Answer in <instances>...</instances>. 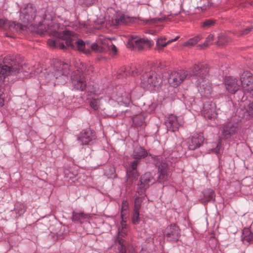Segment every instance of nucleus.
Here are the masks:
<instances>
[{
    "mask_svg": "<svg viewBox=\"0 0 253 253\" xmlns=\"http://www.w3.org/2000/svg\"><path fill=\"white\" fill-rule=\"evenodd\" d=\"M76 44L78 50L81 51H84L85 48V43L82 40H79L77 41L76 42Z\"/></svg>",
    "mask_w": 253,
    "mask_h": 253,
    "instance_id": "obj_49",
    "label": "nucleus"
},
{
    "mask_svg": "<svg viewBox=\"0 0 253 253\" xmlns=\"http://www.w3.org/2000/svg\"><path fill=\"white\" fill-rule=\"evenodd\" d=\"M109 40L105 39L103 37H100L98 38L97 42L98 43H101L103 45H105L107 44V47L108 49L113 54H116L118 52V49L117 47L113 44H111V45L109 46L107 43Z\"/></svg>",
    "mask_w": 253,
    "mask_h": 253,
    "instance_id": "obj_30",
    "label": "nucleus"
},
{
    "mask_svg": "<svg viewBox=\"0 0 253 253\" xmlns=\"http://www.w3.org/2000/svg\"><path fill=\"white\" fill-rule=\"evenodd\" d=\"M95 132L90 128L81 131L77 136V140L82 145H89L92 141L96 139Z\"/></svg>",
    "mask_w": 253,
    "mask_h": 253,
    "instance_id": "obj_14",
    "label": "nucleus"
},
{
    "mask_svg": "<svg viewBox=\"0 0 253 253\" xmlns=\"http://www.w3.org/2000/svg\"><path fill=\"white\" fill-rule=\"evenodd\" d=\"M149 156L154 159V164L158 168V182L164 184L165 182L169 180L171 176L169 164L161 156H153L150 154Z\"/></svg>",
    "mask_w": 253,
    "mask_h": 253,
    "instance_id": "obj_2",
    "label": "nucleus"
},
{
    "mask_svg": "<svg viewBox=\"0 0 253 253\" xmlns=\"http://www.w3.org/2000/svg\"><path fill=\"white\" fill-rule=\"evenodd\" d=\"M177 39V38H176L174 39H172L171 40H169L167 42H166V39L165 38H158L157 40L156 48L158 50H162L168 44L172 42L175 41Z\"/></svg>",
    "mask_w": 253,
    "mask_h": 253,
    "instance_id": "obj_29",
    "label": "nucleus"
},
{
    "mask_svg": "<svg viewBox=\"0 0 253 253\" xmlns=\"http://www.w3.org/2000/svg\"><path fill=\"white\" fill-rule=\"evenodd\" d=\"M17 73V68L16 67H9L2 63H0V74L3 75H13Z\"/></svg>",
    "mask_w": 253,
    "mask_h": 253,
    "instance_id": "obj_23",
    "label": "nucleus"
},
{
    "mask_svg": "<svg viewBox=\"0 0 253 253\" xmlns=\"http://www.w3.org/2000/svg\"><path fill=\"white\" fill-rule=\"evenodd\" d=\"M37 15V8L34 4H24L20 9L19 18L23 24L13 23L14 27L20 30H24L29 25H32Z\"/></svg>",
    "mask_w": 253,
    "mask_h": 253,
    "instance_id": "obj_1",
    "label": "nucleus"
},
{
    "mask_svg": "<svg viewBox=\"0 0 253 253\" xmlns=\"http://www.w3.org/2000/svg\"><path fill=\"white\" fill-rule=\"evenodd\" d=\"M118 250L119 253H126V247L125 245H118Z\"/></svg>",
    "mask_w": 253,
    "mask_h": 253,
    "instance_id": "obj_52",
    "label": "nucleus"
},
{
    "mask_svg": "<svg viewBox=\"0 0 253 253\" xmlns=\"http://www.w3.org/2000/svg\"><path fill=\"white\" fill-rule=\"evenodd\" d=\"M224 83L226 90L232 94L235 93L240 88L238 80L233 77H226Z\"/></svg>",
    "mask_w": 253,
    "mask_h": 253,
    "instance_id": "obj_16",
    "label": "nucleus"
},
{
    "mask_svg": "<svg viewBox=\"0 0 253 253\" xmlns=\"http://www.w3.org/2000/svg\"><path fill=\"white\" fill-rule=\"evenodd\" d=\"M139 71L134 67H130L125 68V75L126 76H133L139 73Z\"/></svg>",
    "mask_w": 253,
    "mask_h": 253,
    "instance_id": "obj_35",
    "label": "nucleus"
},
{
    "mask_svg": "<svg viewBox=\"0 0 253 253\" xmlns=\"http://www.w3.org/2000/svg\"><path fill=\"white\" fill-rule=\"evenodd\" d=\"M220 144V142H219L218 143V144L217 145V146H218V145H219Z\"/></svg>",
    "mask_w": 253,
    "mask_h": 253,
    "instance_id": "obj_55",
    "label": "nucleus"
},
{
    "mask_svg": "<svg viewBox=\"0 0 253 253\" xmlns=\"http://www.w3.org/2000/svg\"><path fill=\"white\" fill-rule=\"evenodd\" d=\"M246 110L249 115L253 117V101L249 104Z\"/></svg>",
    "mask_w": 253,
    "mask_h": 253,
    "instance_id": "obj_51",
    "label": "nucleus"
},
{
    "mask_svg": "<svg viewBox=\"0 0 253 253\" xmlns=\"http://www.w3.org/2000/svg\"><path fill=\"white\" fill-rule=\"evenodd\" d=\"M152 44V41H149L147 39L139 38L134 36H132L127 42V47L128 48L132 49H138L139 50H142L145 45L150 46Z\"/></svg>",
    "mask_w": 253,
    "mask_h": 253,
    "instance_id": "obj_9",
    "label": "nucleus"
},
{
    "mask_svg": "<svg viewBox=\"0 0 253 253\" xmlns=\"http://www.w3.org/2000/svg\"><path fill=\"white\" fill-rule=\"evenodd\" d=\"M14 210L19 215H21L26 211V207L24 204H17L15 206Z\"/></svg>",
    "mask_w": 253,
    "mask_h": 253,
    "instance_id": "obj_37",
    "label": "nucleus"
},
{
    "mask_svg": "<svg viewBox=\"0 0 253 253\" xmlns=\"http://www.w3.org/2000/svg\"><path fill=\"white\" fill-rule=\"evenodd\" d=\"M129 21L128 17H126L124 15H120L116 19V22L118 24H127Z\"/></svg>",
    "mask_w": 253,
    "mask_h": 253,
    "instance_id": "obj_43",
    "label": "nucleus"
},
{
    "mask_svg": "<svg viewBox=\"0 0 253 253\" xmlns=\"http://www.w3.org/2000/svg\"><path fill=\"white\" fill-rule=\"evenodd\" d=\"M253 29V26L248 27L244 29L240 30L238 34L239 36H245L248 34Z\"/></svg>",
    "mask_w": 253,
    "mask_h": 253,
    "instance_id": "obj_47",
    "label": "nucleus"
},
{
    "mask_svg": "<svg viewBox=\"0 0 253 253\" xmlns=\"http://www.w3.org/2000/svg\"><path fill=\"white\" fill-rule=\"evenodd\" d=\"M147 156H148V154L147 151L141 147L134 150L132 154L133 158L137 160L144 159Z\"/></svg>",
    "mask_w": 253,
    "mask_h": 253,
    "instance_id": "obj_27",
    "label": "nucleus"
},
{
    "mask_svg": "<svg viewBox=\"0 0 253 253\" xmlns=\"http://www.w3.org/2000/svg\"><path fill=\"white\" fill-rule=\"evenodd\" d=\"M12 26L13 24H10L7 20L0 19V28L6 30L7 28L10 29Z\"/></svg>",
    "mask_w": 253,
    "mask_h": 253,
    "instance_id": "obj_41",
    "label": "nucleus"
},
{
    "mask_svg": "<svg viewBox=\"0 0 253 253\" xmlns=\"http://www.w3.org/2000/svg\"><path fill=\"white\" fill-rule=\"evenodd\" d=\"M209 70V66L206 63L199 62L195 64L187 71L188 78H194L197 80L198 79L206 78L208 75Z\"/></svg>",
    "mask_w": 253,
    "mask_h": 253,
    "instance_id": "obj_6",
    "label": "nucleus"
},
{
    "mask_svg": "<svg viewBox=\"0 0 253 253\" xmlns=\"http://www.w3.org/2000/svg\"><path fill=\"white\" fill-rule=\"evenodd\" d=\"M241 240L244 244H250L253 243V234L248 228H245L242 231Z\"/></svg>",
    "mask_w": 253,
    "mask_h": 253,
    "instance_id": "obj_24",
    "label": "nucleus"
},
{
    "mask_svg": "<svg viewBox=\"0 0 253 253\" xmlns=\"http://www.w3.org/2000/svg\"><path fill=\"white\" fill-rule=\"evenodd\" d=\"M125 217H122L121 225L118 228V233L119 235L122 236L126 235L127 231L126 228V220L125 219Z\"/></svg>",
    "mask_w": 253,
    "mask_h": 253,
    "instance_id": "obj_34",
    "label": "nucleus"
},
{
    "mask_svg": "<svg viewBox=\"0 0 253 253\" xmlns=\"http://www.w3.org/2000/svg\"><path fill=\"white\" fill-rule=\"evenodd\" d=\"M141 85L144 88L151 89L159 86L162 83L161 77L153 71L145 72L141 77Z\"/></svg>",
    "mask_w": 253,
    "mask_h": 253,
    "instance_id": "obj_4",
    "label": "nucleus"
},
{
    "mask_svg": "<svg viewBox=\"0 0 253 253\" xmlns=\"http://www.w3.org/2000/svg\"><path fill=\"white\" fill-rule=\"evenodd\" d=\"M113 97L120 105L128 106L131 102L130 94L128 92H118Z\"/></svg>",
    "mask_w": 253,
    "mask_h": 253,
    "instance_id": "obj_19",
    "label": "nucleus"
},
{
    "mask_svg": "<svg viewBox=\"0 0 253 253\" xmlns=\"http://www.w3.org/2000/svg\"><path fill=\"white\" fill-rule=\"evenodd\" d=\"M168 18L166 17H163L161 18H151L146 20V24H154L158 22H162Z\"/></svg>",
    "mask_w": 253,
    "mask_h": 253,
    "instance_id": "obj_40",
    "label": "nucleus"
},
{
    "mask_svg": "<svg viewBox=\"0 0 253 253\" xmlns=\"http://www.w3.org/2000/svg\"><path fill=\"white\" fill-rule=\"evenodd\" d=\"M216 105L212 101H207L204 104L202 114L208 120L214 119L217 115L216 112Z\"/></svg>",
    "mask_w": 253,
    "mask_h": 253,
    "instance_id": "obj_15",
    "label": "nucleus"
},
{
    "mask_svg": "<svg viewBox=\"0 0 253 253\" xmlns=\"http://www.w3.org/2000/svg\"><path fill=\"white\" fill-rule=\"evenodd\" d=\"M139 176V173L137 170H131L127 169L126 171L127 182L129 185H131L136 181Z\"/></svg>",
    "mask_w": 253,
    "mask_h": 253,
    "instance_id": "obj_28",
    "label": "nucleus"
},
{
    "mask_svg": "<svg viewBox=\"0 0 253 253\" xmlns=\"http://www.w3.org/2000/svg\"><path fill=\"white\" fill-rule=\"evenodd\" d=\"M204 139L203 136L198 134H194L189 137L187 140L188 149L195 150L200 148L203 144Z\"/></svg>",
    "mask_w": 253,
    "mask_h": 253,
    "instance_id": "obj_18",
    "label": "nucleus"
},
{
    "mask_svg": "<svg viewBox=\"0 0 253 253\" xmlns=\"http://www.w3.org/2000/svg\"><path fill=\"white\" fill-rule=\"evenodd\" d=\"M4 65L7 66H12V67H16L17 68V73L19 72L20 70V66L17 63L16 61L15 60V58L14 56L11 55H7L5 56L3 59V61L2 62Z\"/></svg>",
    "mask_w": 253,
    "mask_h": 253,
    "instance_id": "obj_25",
    "label": "nucleus"
},
{
    "mask_svg": "<svg viewBox=\"0 0 253 253\" xmlns=\"http://www.w3.org/2000/svg\"><path fill=\"white\" fill-rule=\"evenodd\" d=\"M116 242L118 244V245H125V241L122 238L118 237L116 240Z\"/></svg>",
    "mask_w": 253,
    "mask_h": 253,
    "instance_id": "obj_53",
    "label": "nucleus"
},
{
    "mask_svg": "<svg viewBox=\"0 0 253 253\" xmlns=\"http://www.w3.org/2000/svg\"><path fill=\"white\" fill-rule=\"evenodd\" d=\"M216 23V20L212 19H206L203 22H201L200 26L205 29H207L213 27L215 26Z\"/></svg>",
    "mask_w": 253,
    "mask_h": 253,
    "instance_id": "obj_32",
    "label": "nucleus"
},
{
    "mask_svg": "<svg viewBox=\"0 0 253 253\" xmlns=\"http://www.w3.org/2000/svg\"><path fill=\"white\" fill-rule=\"evenodd\" d=\"M139 215V211L133 210L131 216V220L133 224L137 225L139 223L140 221Z\"/></svg>",
    "mask_w": 253,
    "mask_h": 253,
    "instance_id": "obj_38",
    "label": "nucleus"
},
{
    "mask_svg": "<svg viewBox=\"0 0 253 253\" xmlns=\"http://www.w3.org/2000/svg\"><path fill=\"white\" fill-rule=\"evenodd\" d=\"M76 70L83 75H91L93 72V67L89 64H86L79 61L77 62Z\"/></svg>",
    "mask_w": 253,
    "mask_h": 253,
    "instance_id": "obj_21",
    "label": "nucleus"
},
{
    "mask_svg": "<svg viewBox=\"0 0 253 253\" xmlns=\"http://www.w3.org/2000/svg\"><path fill=\"white\" fill-rule=\"evenodd\" d=\"M186 77L188 78L187 71L180 70L172 72L169 76L168 81L171 86L176 87L183 82Z\"/></svg>",
    "mask_w": 253,
    "mask_h": 253,
    "instance_id": "obj_11",
    "label": "nucleus"
},
{
    "mask_svg": "<svg viewBox=\"0 0 253 253\" xmlns=\"http://www.w3.org/2000/svg\"><path fill=\"white\" fill-rule=\"evenodd\" d=\"M99 98H92L90 101V106L94 110H97L99 108Z\"/></svg>",
    "mask_w": 253,
    "mask_h": 253,
    "instance_id": "obj_42",
    "label": "nucleus"
},
{
    "mask_svg": "<svg viewBox=\"0 0 253 253\" xmlns=\"http://www.w3.org/2000/svg\"><path fill=\"white\" fill-rule=\"evenodd\" d=\"M128 209V203L127 200H124L122 203L121 217H125L127 213Z\"/></svg>",
    "mask_w": 253,
    "mask_h": 253,
    "instance_id": "obj_39",
    "label": "nucleus"
},
{
    "mask_svg": "<svg viewBox=\"0 0 253 253\" xmlns=\"http://www.w3.org/2000/svg\"><path fill=\"white\" fill-rule=\"evenodd\" d=\"M54 70L57 73V76H67L69 74V66L67 63L58 62L54 65Z\"/></svg>",
    "mask_w": 253,
    "mask_h": 253,
    "instance_id": "obj_22",
    "label": "nucleus"
},
{
    "mask_svg": "<svg viewBox=\"0 0 253 253\" xmlns=\"http://www.w3.org/2000/svg\"><path fill=\"white\" fill-rule=\"evenodd\" d=\"M240 80L243 91L251 93L253 91V75L250 72L245 71L240 76Z\"/></svg>",
    "mask_w": 253,
    "mask_h": 253,
    "instance_id": "obj_12",
    "label": "nucleus"
},
{
    "mask_svg": "<svg viewBox=\"0 0 253 253\" xmlns=\"http://www.w3.org/2000/svg\"><path fill=\"white\" fill-rule=\"evenodd\" d=\"M165 123L168 130L171 132L178 130L181 126L177 117L172 114L166 117Z\"/></svg>",
    "mask_w": 253,
    "mask_h": 253,
    "instance_id": "obj_17",
    "label": "nucleus"
},
{
    "mask_svg": "<svg viewBox=\"0 0 253 253\" xmlns=\"http://www.w3.org/2000/svg\"><path fill=\"white\" fill-rule=\"evenodd\" d=\"M56 36L57 37L58 39L52 40L49 39L47 41L48 45L50 47H55L58 46L61 49H65L66 47L64 45V43L60 42L59 40L65 41L66 46L70 47L72 48H74V45L73 44V39L72 38V32L69 30H66L63 31L62 33L57 32L56 33Z\"/></svg>",
    "mask_w": 253,
    "mask_h": 253,
    "instance_id": "obj_3",
    "label": "nucleus"
},
{
    "mask_svg": "<svg viewBox=\"0 0 253 253\" xmlns=\"http://www.w3.org/2000/svg\"><path fill=\"white\" fill-rule=\"evenodd\" d=\"M163 234L167 240L172 243L178 241L181 236L180 229L176 224L167 226L164 230Z\"/></svg>",
    "mask_w": 253,
    "mask_h": 253,
    "instance_id": "obj_8",
    "label": "nucleus"
},
{
    "mask_svg": "<svg viewBox=\"0 0 253 253\" xmlns=\"http://www.w3.org/2000/svg\"><path fill=\"white\" fill-rule=\"evenodd\" d=\"M53 15L52 11H50L48 9H46L45 11L44 14L43 16L44 20L48 21H51L53 19Z\"/></svg>",
    "mask_w": 253,
    "mask_h": 253,
    "instance_id": "obj_46",
    "label": "nucleus"
},
{
    "mask_svg": "<svg viewBox=\"0 0 253 253\" xmlns=\"http://www.w3.org/2000/svg\"><path fill=\"white\" fill-rule=\"evenodd\" d=\"M239 122L236 116L228 119L221 127V135L223 139H228L235 135L239 129Z\"/></svg>",
    "mask_w": 253,
    "mask_h": 253,
    "instance_id": "obj_5",
    "label": "nucleus"
},
{
    "mask_svg": "<svg viewBox=\"0 0 253 253\" xmlns=\"http://www.w3.org/2000/svg\"><path fill=\"white\" fill-rule=\"evenodd\" d=\"M91 48L93 51L98 52H102L105 50L104 47L96 43L92 44Z\"/></svg>",
    "mask_w": 253,
    "mask_h": 253,
    "instance_id": "obj_45",
    "label": "nucleus"
},
{
    "mask_svg": "<svg viewBox=\"0 0 253 253\" xmlns=\"http://www.w3.org/2000/svg\"><path fill=\"white\" fill-rule=\"evenodd\" d=\"M89 215L84 212H72V219L73 221L77 223H82L84 220L89 217Z\"/></svg>",
    "mask_w": 253,
    "mask_h": 253,
    "instance_id": "obj_26",
    "label": "nucleus"
},
{
    "mask_svg": "<svg viewBox=\"0 0 253 253\" xmlns=\"http://www.w3.org/2000/svg\"><path fill=\"white\" fill-rule=\"evenodd\" d=\"M138 164V160H134L130 162L129 165V169L131 170H137V167Z\"/></svg>",
    "mask_w": 253,
    "mask_h": 253,
    "instance_id": "obj_50",
    "label": "nucleus"
},
{
    "mask_svg": "<svg viewBox=\"0 0 253 253\" xmlns=\"http://www.w3.org/2000/svg\"><path fill=\"white\" fill-rule=\"evenodd\" d=\"M155 182V179L152 173L146 172L141 175L137 184L136 193L140 196L145 195L146 190L149 186Z\"/></svg>",
    "mask_w": 253,
    "mask_h": 253,
    "instance_id": "obj_7",
    "label": "nucleus"
},
{
    "mask_svg": "<svg viewBox=\"0 0 253 253\" xmlns=\"http://www.w3.org/2000/svg\"><path fill=\"white\" fill-rule=\"evenodd\" d=\"M84 27V28H86V24H84V26H83Z\"/></svg>",
    "mask_w": 253,
    "mask_h": 253,
    "instance_id": "obj_54",
    "label": "nucleus"
},
{
    "mask_svg": "<svg viewBox=\"0 0 253 253\" xmlns=\"http://www.w3.org/2000/svg\"><path fill=\"white\" fill-rule=\"evenodd\" d=\"M232 41V39L225 34H220L218 36V40L216 41V44L218 46H223L227 45Z\"/></svg>",
    "mask_w": 253,
    "mask_h": 253,
    "instance_id": "obj_31",
    "label": "nucleus"
},
{
    "mask_svg": "<svg viewBox=\"0 0 253 253\" xmlns=\"http://www.w3.org/2000/svg\"><path fill=\"white\" fill-rule=\"evenodd\" d=\"M203 197L200 200L201 203L207 205L209 202L214 203L215 201V193L211 188H206L202 192Z\"/></svg>",
    "mask_w": 253,
    "mask_h": 253,
    "instance_id": "obj_20",
    "label": "nucleus"
},
{
    "mask_svg": "<svg viewBox=\"0 0 253 253\" xmlns=\"http://www.w3.org/2000/svg\"><path fill=\"white\" fill-rule=\"evenodd\" d=\"M214 36L212 34H210L206 38L205 42L204 43V45L206 47L209 46L210 44H211L213 41Z\"/></svg>",
    "mask_w": 253,
    "mask_h": 253,
    "instance_id": "obj_48",
    "label": "nucleus"
},
{
    "mask_svg": "<svg viewBox=\"0 0 253 253\" xmlns=\"http://www.w3.org/2000/svg\"><path fill=\"white\" fill-rule=\"evenodd\" d=\"M138 196H137L134 200V210L139 211L141 208V203L142 202V199L141 197H140V195L138 194Z\"/></svg>",
    "mask_w": 253,
    "mask_h": 253,
    "instance_id": "obj_44",
    "label": "nucleus"
},
{
    "mask_svg": "<svg viewBox=\"0 0 253 253\" xmlns=\"http://www.w3.org/2000/svg\"><path fill=\"white\" fill-rule=\"evenodd\" d=\"M195 84L199 92L203 96H208L212 91L211 84L206 78L198 79Z\"/></svg>",
    "mask_w": 253,
    "mask_h": 253,
    "instance_id": "obj_13",
    "label": "nucleus"
},
{
    "mask_svg": "<svg viewBox=\"0 0 253 253\" xmlns=\"http://www.w3.org/2000/svg\"><path fill=\"white\" fill-rule=\"evenodd\" d=\"M202 37L199 35L195 37L189 39L188 41L185 42L184 43V45L185 46H192L197 44L201 39Z\"/></svg>",
    "mask_w": 253,
    "mask_h": 253,
    "instance_id": "obj_33",
    "label": "nucleus"
},
{
    "mask_svg": "<svg viewBox=\"0 0 253 253\" xmlns=\"http://www.w3.org/2000/svg\"><path fill=\"white\" fill-rule=\"evenodd\" d=\"M98 0H79V3L83 7H89L98 2Z\"/></svg>",
    "mask_w": 253,
    "mask_h": 253,
    "instance_id": "obj_36",
    "label": "nucleus"
},
{
    "mask_svg": "<svg viewBox=\"0 0 253 253\" xmlns=\"http://www.w3.org/2000/svg\"><path fill=\"white\" fill-rule=\"evenodd\" d=\"M71 81L75 89L81 91L85 90L86 86L85 77L76 70L73 72L71 77Z\"/></svg>",
    "mask_w": 253,
    "mask_h": 253,
    "instance_id": "obj_10",
    "label": "nucleus"
}]
</instances>
